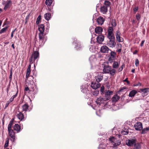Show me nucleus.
Returning <instances> with one entry per match:
<instances>
[{"label":"nucleus","instance_id":"f257e3e1","mask_svg":"<svg viewBox=\"0 0 149 149\" xmlns=\"http://www.w3.org/2000/svg\"><path fill=\"white\" fill-rule=\"evenodd\" d=\"M36 47V51H34L32 53V55L31 56L29 59L30 63H33L37 59H38L39 57V53L38 52L39 48L37 47ZM35 48H33V50H34Z\"/></svg>","mask_w":149,"mask_h":149},{"label":"nucleus","instance_id":"f03ea898","mask_svg":"<svg viewBox=\"0 0 149 149\" xmlns=\"http://www.w3.org/2000/svg\"><path fill=\"white\" fill-rule=\"evenodd\" d=\"M38 29L39 31L38 34L40 41L43 42V40L45 39V34L44 33L45 27L43 25L40 24L38 26Z\"/></svg>","mask_w":149,"mask_h":149},{"label":"nucleus","instance_id":"7ed1b4c3","mask_svg":"<svg viewBox=\"0 0 149 149\" xmlns=\"http://www.w3.org/2000/svg\"><path fill=\"white\" fill-rule=\"evenodd\" d=\"M109 141L110 143L114 147H116L120 144V141L114 137H111L109 139Z\"/></svg>","mask_w":149,"mask_h":149},{"label":"nucleus","instance_id":"20e7f679","mask_svg":"<svg viewBox=\"0 0 149 149\" xmlns=\"http://www.w3.org/2000/svg\"><path fill=\"white\" fill-rule=\"evenodd\" d=\"M113 29L112 27H109L108 30L107 37L109 40H114L115 37L113 33Z\"/></svg>","mask_w":149,"mask_h":149},{"label":"nucleus","instance_id":"39448f33","mask_svg":"<svg viewBox=\"0 0 149 149\" xmlns=\"http://www.w3.org/2000/svg\"><path fill=\"white\" fill-rule=\"evenodd\" d=\"M105 97L104 98H105V100H109L111 98L110 95L112 94L113 92L109 90H105Z\"/></svg>","mask_w":149,"mask_h":149},{"label":"nucleus","instance_id":"423d86ee","mask_svg":"<svg viewBox=\"0 0 149 149\" xmlns=\"http://www.w3.org/2000/svg\"><path fill=\"white\" fill-rule=\"evenodd\" d=\"M8 132L9 135L12 139H11V140H13V142L14 141L15 139V132L12 129H8Z\"/></svg>","mask_w":149,"mask_h":149},{"label":"nucleus","instance_id":"0eeeda50","mask_svg":"<svg viewBox=\"0 0 149 149\" xmlns=\"http://www.w3.org/2000/svg\"><path fill=\"white\" fill-rule=\"evenodd\" d=\"M33 77L32 76H30L29 77H28L27 78H26L25 81L26 83L28 84V85H33L34 84V82L33 81Z\"/></svg>","mask_w":149,"mask_h":149},{"label":"nucleus","instance_id":"6e6552de","mask_svg":"<svg viewBox=\"0 0 149 149\" xmlns=\"http://www.w3.org/2000/svg\"><path fill=\"white\" fill-rule=\"evenodd\" d=\"M139 92L141 93L143 96L146 95L149 92V88L140 89Z\"/></svg>","mask_w":149,"mask_h":149},{"label":"nucleus","instance_id":"1a4fd4ad","mask_svg":"<svg viewBox=\"0 0 149 149\" xmlns=\"http://www.w3.org/2000/svg\"><path fill=\"white\" fill-rule=\"evenodd\" d=\"M134 127L135 130H136L140 131L143 128L142 124L140 122H137L135 123Z\"/></svg>","mask_w":149,"mask_h":149},{"label":"nucleus","instance_id":"9d476101","mask_svg":"<svg viewBox=\"0 0 149 149\" xmlns=\"http://www.w3.org/2000/svg\"><path fill=\"white\" fill-rule=\"evenodd\" d=\"M136 143V140L134 139H129L126 141V144L129 146H133Z\"/></svg>","mask_w":149,"mask_h":149},{"label":"nucleus","instance_id":"9b49d317","mask_svg":"<svg viewBox=\"0 0 149 149\" xmlns=\"http://www.w3.org/2000/svg\"><path fill=\"white\" fill-rule=\"evenodd\" d=\"M103 75L102 73H98V75L95 77L96 81L98 83L101 81L103 78Z\"/></svg>","mask_w":149,"mask_h":149},{"label":"nucleus","instance_id":"f8f14e48","mask_svg":"<svg viewBox=\"0 0 149 149\" xmlns=\"http://www.w3.org/2000/svg\"><path fill=\"white\" fill-rule=\"evenodd\" d=\"M120 33L119 31L116 32V38L117 40L119 42H122L123 40L122 38L120 37Z\"/></svg>","mask_w":149,"mask_h":149},{"label":"nucleus","instance_id":"ddd939ff","mask_svg":"<svg viewBox=\"0 0 149 149\" xmlns=\"http://www.w3.org/2000/svg\"><path fill=\"white\" fill-rule=\"evenodd\" d=\"M91 87L94 89H96L100 86V83L97 82L96 83L95 82H92L91 84Z\"/></svg>","mask_w":149,"mask_h":149},{"label":"nucleus","instance_id":"4468645a","mask_svg":"<svg viewBox=\"0 0 149 149\" xmlns=\"http://www.w3.org/2000/svg\"><path fill=\"white\" fill-rule=\"evenodd\" d=\"M105 100V98H102L100 97L97 99L96 102L97 104L100 105L101 103H103L104 101H107Z\"/></svg>","mask_w":149,"mask_h":149},{"label":"nucleus","instance_id":"2eb2a0df","mask_svg":"<svg viewBox=\"0 0 149 149\" xmlns=\"http://www.w3.org/2000/svg\"><path fill=\"white\" fill-rule=\"evenodd\" d=\"M111 69V66L109 65L105 66L103 69V71L105 73H109Z\"/></svg>","mask_w":149,"mask_h":149},{"label":"nucleus","instance_id":"dca6fc26","mask_svg":"<svg viewBox=\"0 0 149 149\" xmlns=\"http://www.w3.org/2000/svg\"><path fill=\"white\" fill-rule=\"evenodd\" d=\"M14 130L18 133L21 130L20 126L18 124H16L13 127Z\"/></svg>","mask_w":149,"mask_h":149},{"label":"nucleus","instance_id":"f3484780","mask_svg":"<svg viewBox=\"0 0 149 149\" xmlns=\"http://www.w3.org/2000/svg\"><path fill=\"white\" fill-rule=\"evenodd\" d=\"M95 32L96 34H100L103 31L101 27H97L95 29Z\"/></svg>","mask_w":149,"mask_h":149},{"label":"nucleus","instance_id":"a211bd4d","mask_svg":"<svg viewBox=\"0 0 149 149\" xmlns=\"http://www.w3.org/2000/svg\"><path fill=\"white\" fill-rule=\"evenodd\" d=\"M104 37L103 36L100 35L97 38V40L98 43L101 44L103 41Z\"/></svg>","mask_w":149,"mask_h":149},{"label":"nucleus","instance_id":"6ab92c4d","mask_svg":"<svg viewBox=\"0 0 149 149\" xmlns=\"http://www.w3.org/2000/svg\"><path fill=\"white\" fill-rule=\"evenodd\" d=\"M104 22V19L101 17H99L97 19V22L99 25H102Z\"/></svg>","mask_w":149,"mask_h":149},{"label":"nucleus","instance_id":"aec40b11","mask_svg":"<svg viewBox=\"0 0 149 149\" xmlns=\"http://www.w3.org/2000/svg\"><path fill=\"white\" fill-rule=\"evenodd\" d=\"M116 44L114 40H110L107 43V45L109 47H114Z\"/></svg>","mask_w":149,"mask_h":149},{"label":"nucleus","instance_id":"412c9836","mask_svg":"<svg viewBox=\"0 0 149 149\" xmlns=\"http://www.w3.org/2000/svg\"><path fill=\"white\" fill-rule=\"evenodd\" d=\"M29 106L27 103L24 104L22 106V111L26 112L29 110Z\"/></svg>","mask_w":149,"mask_h":149},{"label":"nucleus","instance_id":"4be33fe9","mask_svg":"<svg viewBox=\"0 0 149 149\" xmlns=\"http://www.w3.org/2000/svg\"><path fill=\"white\" fill-rule=\"evenodd\" d=\"M109 49L108 47H101L100 51L101 52L103 53H108Z\"/></svg>","mask_w":149,"mask_h":149},{"label":"nucleus","instance_id":"5701e85b","mask_svg":"<svg viewBox=\"0 0 149 149\" xmlns=\"http://www.w3.org/2000/svg\"><path fill=\"white\" fill-rule=\"evenodd\" d=\"M107 10L108 8L105 6H103L100 8V11L103 14L106 13Z\"/></svg>","mask_w":149,"mask_h":149},{"label":"nucleus","instance_id":"b1692460","mask_svg":"<svg viewBox=\"0 0 149 149\" xmlns=\"http://www.w3.org/2000/svg\"><path fill=\"white\" fill-rule=\"evenodd\" d=\"M111 57H110L109 58V61L113 60L115 58L116 56V53L114 52H111Z\"/></svg>","mask_w":149,"mask_h":149},{"label":"nucleus","instance_id":"393cba45","mask_svg":"<svg viewBox=\"0 0 149 149\" xmlns=\"http://www.w3.org/2000/svg\"><path fill=\"white\" fill-rule=\"evenodd\" d=\"M120 62L114 61L113 64V68H117L120 65Z\"/></svg>","mask_w":149,"mask_h":149},{"label":"nucleus","instance_id":"a878e982","mask_svg":"<svg viewBox=\"0 0 149 149\" xmlns=\"http://www.w3.org/2000/svg\"><path fill=\"white\" fill-rule=\"evenodd\" d=\"M137 93L136 91L133 90L131 91L129 93V96L130 97H134L135 95Z\"/></svg>","mask_w":149,"mask_h":149},{"label":"nucleus","instance_id":"bb28decb","mask_svg":"<svg viewBox=\"0 0 149 149\" xmlns=\"http://www.w3.org/2000/svg\"><path fill=\"white\" fill-rule=\"evenodd\" d=\"M141 146L140 143H135L134 144V148L135 149H140L141 148Z\"/></svg>","mask_w":149,"mask_h":149},{"label":"nucleus","instance_id":"cd10ccee","mask_svg":"<svg viewBox=\"0 0 149 149\" xmlns=\"http://www.w3.org/2000/svg\"><path fill=\"white\" fill-rule=\"evenodd\" d=\"M51 17V14L49 13H46L44 15L45 19L47 20H49L50 19Z\"/></svg>","mask_w":149,"mask_h":149},{"label":"nucleus","instance_id":"c85d7f7f","mask_svg":"<svg viewBox=\"0 0 149 149\" xmlns=\"http://www.w3.org/2000/svg\"><path fill=\"white\" fill-rule=\"evenodd\" d=\"M17 116L18 119L21 120L24 118V116L21 112H20L19 114H17Z\"/></svg>","mask_w":149,"mask_h":149},{"label":"nucleus","instance_id":"c756f323","mask_svg":"<svg viewBox=\"0 0 149 149\" xmlns=\"http://www.w3.org/2000/svg\"><path fill=\"white\" fill-rule=\"evenodd\" d=\"M11 4V2L10 1H8L4 6V9L5 10H6L8 8L10 7Z\"/></svg>","mask_w":149,"mask_h":149},{"label":"nucleus","instance_id":"7c9ffc66","mask_svg":"<svg viewBox=\"0 0 149 149\" xmlns=\"http://www.w3.org/2000/svg\"><path fill=\"white\" fill-rule=\"evenodd\" d=\"M14 120V119L13 118L12 120L10 121L9 122V124L8 126V129H12V125L13 124V122Z\"/></svg>","mask_w":149,"mask_h":149},{"label":"nucleus","instance_id":"2f4dec72","mask_svg":"<svg viewBox=\"0 0 149 149\" xmlns=\"http://www.w3.org/2000/svg\"><path fill=\"white\" fill-rule=\"evenodd\" d=\"M148 131H149V126L143 129L141 133L142 134H145Z\"/></svg>","mask_w":149,"mask_h":149},{"label":"nucleus","instance_id":"473e14b6","mask_svg":"<svg viewBox=\"0 0 149 149\" xmlns=\"http://www.w3.org/2000/svg\"><path fill=\"white\" fill-rule=\"evenodd\" d=\"M104 6H106V7H107V8H110L111 3L109 1H105L104 2Z\"/></svg>","mask_w":149,"mask_h":149},{"label":"nucleus","instance_id":"72a5a7b5","mask_svg":"<svg viewBox=\"0 0 149 149\" xmlns=\"http://www.w3.org/2000/svg\"><path fill=\"white\" fill-rule=\"evenodd\" d=\"M106 144H100L98 148L99 149H106Z\"/></svg>","mask_w":149,"mask_h":149},{"label":"nucleus","instance_id":"f704fd0d","mask_svg":"<svg viewBox=\"0 0 149 149\" xmlns=\"http://www.w3.org/2000/svg\"><path fill=\"white\" fill-rule=\"evenodd\" d=\"M52 2V0H46L45 3L47 6H50Z\"/></svg>","mask_w":149,"mask_h":149},{"label":"nucleus","instance_id":"c9c22d12","mask_svg":"<svg viewBox=\"0 0 149 149\" xmlns=\"http://www.w3.org/2000/svg\"><path fill=\"white\" fill-rule=\"evenodd\" d=\"M17 94H18V91H17V92L16 94L12 96L11 97L9 101V102H11L13 100L14 98L15 97L17 96Z\"/></svg>","mask_w":149,"mask_h":149},{"label":"nucleus","instance_id":"e433bc0d","mask_svg":"<svg viewBox=\"0 0 149 149\" xmlns=\"http://www.w3.org/2000/svg\"><path fill=\"white\" fill-rule=\"evenodd\" d=\"M111 75L113 76L116 73V70L114 69H111L109 72Z\"/></svg>","mask_w":149,"mask_h":149},{"label":"nucleus","instance_id":"4c0bfd02","mask_svg":"<svg viewBox=\"0 0 149 149\" xmlns=\"http://www.w3.org/2000/svg\"><path fill=\"white\" fill-rule=\"evenodd\" d=\"M96 59L95 57V56H92L89 58V60L91 62L94 61H96Z\"/></svg>","mask_w":149,"mask_h":149},{"label":"nucleus","instance_id":"58836bf2","mask_svg":"<svg viewBox=\"0 0 149 149\" xmlns=\"http://www.w3.org/2000/svg\"><path fill=\"white\" fill-rule=\"evenodd\" d=\"M31 69H27V72L26 75V78H27L28 77H29L30 76V73L31 72Z\"/></svg>","mask_w":149,"mask_h":149},{"label":"nucleus","instance_id":"ea45409f","mask_svg":"<svg viewBox=\"0 0 149 149\" xmlns=\"http://www.w3.org/2000/svg\"><path fill=\"white\" fill-rule=\"evenodd\" d=\"M9 139L8 138H7L6 139L5 143L4 145V148H6L8 146V144H9Z\"/></svg>","mask_w":149,"mask_h":149},{"label":"nucleus","instance_id":"a19ab883","mask_svg":"<svg viewBox=\"0 0 149 149\" xmlns=\"http://www.w3.org/2000/svg\"><path fill=\"white\" fill-rule=\"evenodd\" d=\"M111 25L112 26L115 27L116 25V22L115 20L114 19H112L111 21Z\"/></svg>","mask_w":149,"mask_h":149},{"label":"nucleus","instance_id":"79ce46f5","mask_svg":"<svg viewBox=\"0 0 149 149\" xmlns=\"http://www.w3.org/2000/svg\"><path fill=\"white\" fill-rule=\"evenodd\" d=\"M118 100V97L117 96H114L112 97V100L113 102H116Z\"/></svg>","mask_w":149,"mask_h":149},{"label":"nucleus","instance_id":"37998d69","mask_svg":"<svg viewBox=\"0 0 149 149\" xmlns=\"http://www.w3.org/2000/svg\"><path fill=\"white\" fill-rule=\"evenodd\" d=\"M41 19V16L40 15H39L37 19V20L36 21V23L37 24H39V23L40 20Z\"/></svg>","mask_w":149,"mask_h":149},{"label":"nucleus","instance_id":"c03bdc74","mask_svg":"<svg viewBox=\"0 0 149 149\" xmlns=\"http://www.w3.org/2000/svg\"><path fill=\"white\" fill-rule=\"evenodd\" d=\"M7 29V27H6L2 29L0 31V33H1L5 32Z\"/></svg>","mask_w":149,"mask_h":149},{"label":"nucleus","instance_id":"a18cd8bd","mask_svg":"<svg viewBox=\"0 0 149 149\" xmlns=\"http://www.w3.org/2000/svg\"><path fill=\"white\" fill-rule=\"evenodd\" d=\"M128 132H127V130L126 131H124V130H123L122 132H121V134L123 135H127V134L128 133Z\"/></svg>","mask_w":149,"mask_h":149},{"label":"nucleus","instance_id":"49530a36","mask_svg":"<svg viewBox=\"0 0 149 149\" xmlns=\"http://www.w3.org/2000/svg\"><path fill=\"white\" fill-rule=\"evenodd\" d=\"M95 47H90L89 48L90 50L92 52H94L95 50Z\"/></svg>","mask_w":149,"mask_h":149},{"label":"nucleus","instance_id":"de8ad7c7","mask_svg":"<svg viewBox=\"0 0 149 149\" xmlns=\"http://www.w3.org/2000/svg\"><path fill=\"white\" fill-rule=\"evenodd\" d=\"M124 65H122L118 69V72H120L123 69V66H124Z\"/></svg>","mask_w":149,"mask_h":149},{"label":"nucleus","instance_id":"09e8293b","mask_svg":"<svg viewBox=\"0 0 149 149\" xmlns=\"http://www.w3.org/2000/svg\"><path fill=\"white\" fill-rule=\"evenodd\" d=\"M135 64L136 66H138L139 65V61L137 59H136L135 60Z\"/></svg>","mask_w":149,"mask_h":149},{"label":"nucleus","instance_id":"8fccbe9b","mask_svg":"<svg viewBox=\"0 0 149 149\" xmlns=\"http://www.w3.org/2000/svg\"><path fill=\"white\" fill-rule=\"evenodd\" d=\"M123 81L127 82V84H130L129 81L128 80V78H126Z\"/></svg>","mask_w":149,"mask_h":149},{"label":"nucleus","instance_id":"3c124183","mask_svg":"<svg viewBox=\"0 0 149 149\" xmlns=\"http://www.w3.org/2000/svg\"><path fill=\"white\" fill-rule=\"evenodd\" d=\"M136 19L138 20H139V19H140V17L139 15V14H137L136 16Z\"/></svg>","mask_w":149,"mask_h":149},{"label":"nucleus","instance_id":"603ef678","mask_svg":"<svg viewBox=\"0 0 149 149\" xmlns=\"http://www.w3.org/2000/svg\"><path fill=\"white\" fill-rule=\"evenodd\" d=\"M138 7H136L134 8V12H135V13H136V11H137V10H138Z\"/></svg>","mask_w":149,"mask_h":149},{"label":"nucleus","instance_id":"864d4df0","mask_svg":"<svg viewBox=\"0 0 149 149\" xmlns=\"http://www.w3.org/2000/svg\"><path fill=\"white\" fill-rule=\"evenodd\" d=\"M104 90V87L103 86H102L100 88V91L101 92H103Z\"/></svg>","mask_w":149,"mask_h":149},{"label":"nucleus","instance_id":"5fc2aeb1","mask_svg":"<svg viewBox=\"0 0 149 149\" xmlns=\"http://www.w3.org/2000/svg\"><path fill=\"white\" fill-rule=\"evenodd\" d=\"M126 88L125 86L123 87L122 88H121L120 90V92H121L122 90H123L124 89H125Z\"/></svg>","mask_w":149,"mask_h":149},{"label":"nucleus","instance_id":"6e6d98bb","mask_svg":"<svg viewBox=\"0 0 149 149\" xmlns=\"http://www.w3.org/2000/svg\"><path fill=\"white\" fill-rule=\"evenodd\" d=\"M12 72H11L10 73L9 78L11 79L12 78Z\"/></svg>","mask_w":149,"mask_h":149},{"label":"nucleus","instance_id":"4d7b16f0","mask_svg":"<svg viewBox=\"0 0 149 149\" xmlns=\"http://www.w3.org/2000/svg\"><path fill=\"white\" fill-rule=\"evenodd\" d=\"M144 41L143 40L142 41L141 43L140 44V46H142L143 45V44L144 43Z\"/></svg>","mask_w":149,"mask_h":149},{"label":"nucleus","instance_id":"13d9d810","mask_svg":"<svg viewBox=\"0 0 149 149\" xmlns=\"http://www.w3.org/2000/svg\"><path fill=\"white\" fill-rule=\"evenodd\" d=\"M24 90L26 91H27L29 90V88L28 87H27L25 88Z\"/></svg>","mask_w":149,"mask_h":149},{"label":"nucleus","instance_id":"bf43d9fd","mask_svg":"<svg viewBox=\"0 0 149 149\" xmlns=\"http://www.w3.org/2000/svg\"><path fill=\"white\" fill-rule=\"evenodd\" d=\"M31 64L30 63V64L29 65L28 67L27 68V69H31Z\"/></svg>","mask_w":149,"mask_h":149},{"label":"nucleus","instance_id":"052dcab7","mask_svg":"<svg viewBox=\"0 0 149 149\" xmlns=\"http://www.w3.org/2000/svg\"><path fill=\"white\" fill-rule=\"evenodd\" d=\"M138 51L137 50H135L134 52H133V54H137V52Z\"/></svg>","mask_w":149,"mask_h":149},{"label":"nucleus","instance_id":"680f3d73","mask_svg":"<svg viewBox=\"0 0 149 149\" xmlns=\"http://www.w3.org/2000/svg\"><path fill=\"white\" fill-rule=\"evenodd\" d=\"M92 39H91V44L94 43H95V42L94 41H93Z\"/></svg>","mask_w":149,"mask_h":149},{"label":"nucleus","instance_id":"e2e57ef3","mask_svg":"<svg viewBox=\"0 0 149 149\" xmlns=\"http://www.w3.org/2000/svg\"><path fill=\"white\" fill-rule=\"evenodd\" d=\"M121 49H118V50L117 51L119 52H121Z\"/></svg>","mask_w":149,"mask_h":149},{"label":"nucleus","instance_id":"0e129e2a","mask_svg":"<svg viewBox=\"0 0 149 149\" xmlns=\"http://www.w3.org/2000/svg\"><path fill=\"white\" fill-rule=\"evenodd\" d=\"M137 85H138V86H141V84L140 82H139L138 84H137Z\"/></svg>","mask_w":149,"mask_h":149},{"label":"nucleus","instance_id":"69168bd1","mask_svg":"<svg viewBox=\"0 0 149 149\" xmlns=\"http://www.w3.org/2000/svg\"><path fill=\"white\" fill-rule=\"evenodd\" d=\"M138 86V85H137V84H134L133 85V86Z\"/></svg>","mask_w":149,"mask_h":149},{"label":"nucleus","instance_id":"338daca9","mask_svg":"<svg viewBox=\"0 0 149 149\" xmlns=\"http://www.w3.org/2000/svg\"><path fill=\"white\" fill-rule=\"evenodd\" d=\"M134 71H135V70L134 69H132V72L133 73H134Z\"/></svg>","mask_w":149,"mask_h":149},{"label":"nucleus","instance_id":"774afa93","mask_svg":"<svg viewBox=\"0 0 149 149\" xmlns=\"http://www.w3.org/2000/svg\"><path fill=\"white\" fill-rule=\"evenodd\" d=\"M13 34L12 33L11 34V38H13Z\"/></svg>","mask_w":149,"mask_h":149}]
</instances>
